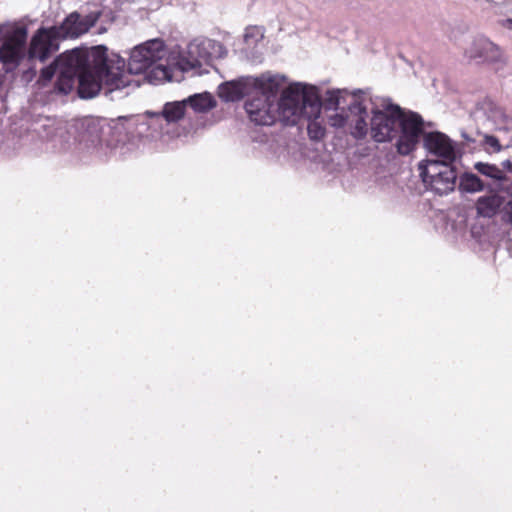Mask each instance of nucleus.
Wrapping results in <instances>:
<instances>
[{
	"label": "nucleus",
	"mask_w": 512,
	"mask_h": 512,
	"mask_svg": "<svg viewBox=\"0 0 512 512\" xmlns=\"http://www.w3.org/2000/svg\"><path fill=\"white\" fill-rule=\"evenodd\" d=\"M370 135L377 143H390L393 140L396 153L406 157L412 155L422 142L429 155L442 166L456 164L462 158V150L457 142L438 130H425V120L415 111L402 108L391 98H384L381 107L371 108Z\"/></svg>",
	"instance_id": "f257e3e1"
},
{
	"label": "nucleus",
	"mask_w": 512,
	"mask_h": 512,
	"mask_svg": "<svg viewBox=\"0 0 512 512\" xmlns=\"http://www.w3.org/2000/svg\"><path fill=\"white\" fill-rule=\"evenodd\" d=\"M66 54L52 87L47 90L50 95L64 97L75 90L78 98L90 100L102 91L108 96L130 84L124 74L125 59L109 52L105 45L75 47Z\"/></svg>",
	"instance_id": "f03ea898"
},
{
	"label": "nucleus",
	"mask_w": 512,
	"mask_h": 512,
	"mask_svg": "<svg viewBox=\"0 0 512 512\" xmlns=\"http://www.w3.org/2000/svg\"><path fill=\"white\" fill-rule=\"evenodd\" d=\"M286 81L285 75L267 71L259 76H241L225 81L218 86L217 94L226 103L248 97L244 108L250 121L255 125L271 126L275 124L273 112Z\"/></svg>",
	"instance_id": "7ed1b4c3"
},
{
	"label": "nucleus",
	"mask_w": 512,
	"mask_h": 512,
	"mask_svg": "<svg viewBox=\"0 0 512 512\" xmlns=\"http://www.w3.org/2000/svg\"><path fill=\"white\" fill-rule=\"evenodd\" d=\"M321 93L318 87L302 82H294L285 86L273 112L275 123L284 126H295L307 120V132L312 141H320L325 137L326 128L319 121L321 116Z\"/></svg>",
	"instance_id": "20e7f679"
},
{
	"label": "nucleus",
	"mask_w": 512,
	"mask_h": 512,
	"mask_svg": "<svg viewBox=\"0 0 512 512\" xmlns=\"http://www.w3.org/2000/svg\"><path fill=\"white\" fill-rule=\"evenodd\" d=\"M166 52V44L160 38L150 39L136 45L130 52L127 72L126 66L124 67V74L130 83H132L130 76L138 74H144V79L150 84L170 81L173 76L172 69L159 63L165 57Z\"/></svg>",
	"instance_id": "39448f33"
},
{
	"label": "nucleus",
	"mask_w": 512,
	"mask_h": 512,
	"mask_svg": "<svg viewBox=\"0 0 512 512\" xmlns=\"http://www.w3.org/2000/svg\"><path fill=\"white\" fill-rule=\"evenodd\" d=\"M226 47L219 41L197 37L190 41L185 52L179 53L178 66L188 72L202 67V63L212 65L214 56L223 59L227 56Z\"/></svg>",
	"instance_id": "423d86ee"
},
{
	"label": "nucleus",
	"mask_w": 512,
	"mask_h": 512,
	"mask_svg": "<svg viewBox=\"0 0 512 512\" xmlns=\"http://www.w3.org/2000/svg\"><path fill=\"white\" fill-rule=\"evenodd\" d=\"M418 171L425 189L437 195H447L456 188L458 168L455 164L442 166L426 158L418 163Z\"/></svg>",
	"instance_id": "0eeeda50"
},
{
	"label": "nucleus",
	"mask_w": 512,
	"mask_h": 512,
	"mask_svg": "<svg viewBox=\"0 0 512 512\" xmlns=\"http://www.w3.org/2000/svg\"><path fill=\"white\" fill-rule=\"evenodd\" d=\"M27 41V25L19 22L6 24L5 39L0 44V63L6 72L15 71L25 58L24 49Z\"/></svg>",
	"instance_id": "6e6552de"
},
{
	"label": "nucleus",
	"mask_w": 512,
	"mask_h": 512,
	"mask_svg": "<svg viewBox=\"0 0 512 512\" xmlns=\"http://www.w3.org/2000/svg\"><path fill=\"white\" fill-rule=\"evenodd\" d=\"M61 41L63 39L55 25H41L30 38L27 48L28 61L46 62L59 50Z\"/></svg>",
	"instance_id": "1a4fd4ad"
},
{
	"label": "nucleus",
	"mask_w": 512,
	"mask_h": 512,
	"mask_svg": "<svg viewBox=\"0 0 512 512\" xmlns=\"http://www.w3.org/2000/svg\"><path fill=\"white\" fill-rule=\"evenodd\" d=\"M464 56L477 64L505 65L506 59L499 45L484 35L476 36L465 49Z\"/></svg>",
	"instance_id": "9d476101"
},
{
	"label": "nucleus",
	"mask_w": 512,
	"mask_h": 512,
	"mask_svg": "<svg viewBox=\"0 0 512 512\" xmlns=\"http://www.w3.org/2000/svg\"><path fill=\"white\" fill-rule=\"evenodd\" d=\"M101 15V11H93L83 17L78 11H73L66 15L62 22L54 25L63 40L76 39L94 27Z\"/></svg>",
	"instance_id": "9b49d317"
},
{
	"label": "nucleus",
	"mask_w": 512,
	"mask_h": 512,
	"mask_svg": "<svg viewBox=\"0 0 512 512\" xmlns=\"http://www.w3.org/2000/svg\"><path fill=\"white\" fill-rule=\"evenodd\" d=\"M77 131L80 142L88 147H96L106 142L105 119L86 117L77 123Z\"/></svg>",
	"instance_id": "f8f14e48"
},
{
	"label": "nucleus",
	"mask_w": 512,
	"mask_h": 512,
	"mask_svg": "<svg viewBox=\"0 0 512 512\" xmlns=\"http://www.w3.org/2000/svg\"><path fill=\"white\" fill-rule=\"evenodd\" d=\"M487 193L478 197L475 202V209L478 217L492 219L499 215L501 206L505 200L503 191L498 188H490Z\"/></svg>",
	"instance_id": "ddd939ff"
},
{
	"label": "nucleus",
	"mask_w": 512,
	"mask_h": 512,
	"mask_svg": "<svg viewBox=\"0 0 512 512\" xmlns=\"http://www.w3.org/2000/svg\"><path fill=\"white\" fill-rule=\"evenodd\" d=\"M113 123V125L105 123L106 135H111V139H106V144L115 147L124 145L129 140V134L133 132L134 116H120Z\"/></svg>",
	"instance_id": "4468645a"
},
{
	"label": "nucleus",
	"mask_w": 512,
	"mask_h": 512,
	"mask_svg": "<svg viewBox=\"0 0 512 512\" xmlns=\"http://www.w3.org/2000/svg\"><path fill=\"white\" fill-rule=\"evenodd\" d=\"M66 51L57 55L48 65L41 68L38 77L33 84L37 91L49 90L52 87L54 79L61 67V64L67 58Z\"/></svg>",
	"instance_id": "2eb2a0df"
},
{
	"label": "nucleus",
	"mask_w": 512,
	"mask_h": 512,
	"mask_svg": "<svg viewBox=\"0 0 512 512\" xmlns=\"http://www.w3.org/2000/svg\"><path fill=\"white\" fill-rule=\"evenodd\" d=\"M458 190L461 193H477L492 188L491 183L485 182L477 173L466 171L458 175Z\"/></svg>",
	"instance_id": "dca6fc26"
},
{
	"label": "nucleus",
	"mask_w": 512,
	"mask_h": 512,
	"mask_svg": "<svg viewBox=\"0 0 512 512\" xmlns=\"http://www.w3.org/2000/svg\"><path fill=\"white\" fill-rule=\"evenodd\" d=\"M474 169L478 174L493 180L494 184H492V186L493 188H498V190H500L503 182L509 181L507 174L496 164L479 161L474 164Z\"/></svg>",
	"instance_id": "f3484780"
},
{
	"label": "nucleus",
	"mask_w": 512,
	"mask_h": 512,
	"mask_svg": "<svg viewBox=\"0 0 512 512\" xmlns=\"http://www.w3.org/2000/svg\"><path fill=\"white\" fill-rule=\"evenodd\" d=\"M185 108L191 107L197 113H206L216 107L217 102L209 92L195 93L183 99Z\"/></svg>",
	"instance_id": "a211bd4d"
},
{
	"label": "nucleus",
	"mask_w": 512,
	"mask_h": 512,
	"mask_svg": "<svg viewBox=\"0 0 512 512\" xmlns=\"http://www.w3.org/2000/svg\"><path fill=\"white\" fill-rule=\"evenodd\" d=\"M343 94L348 95L349 91L347 89L338 88L328 89L325 97L321 96V110L324 108L325 110L337 111L341 104H346V97Z\"/></svg>",
	"instance_id": "6ab92c4d"
},
{
	"label": "nucleus",
	"mask_w": 512,
	"mask_h": 512,
	"mask_svg": "<svg viewBox=\"0 0 512 512\" xmlns=\"http://www.w3.org/2000/svg\"><path fill=\"white\" fill-rule=\"evenodd\" d=\"M186 112L185 104L182 101L167 102L161 110V117L167 123H176L184 118Z\"/></svg>",
	"instance_id": "aec40b11"
},
{
	"label": "nucleus",
	"mask_w": 512,
	"mask_h": 512,
	"mask_svg": "<svg viewBox=\"0 0 512 512\" xmlns=\"http://www.w3.org/2000/svg\"><path fill=\"white\" fill-rule=\"evenodd\" d=\"M365 94L363 89H355L351 95L353 96V100L350 103H347L348 111L352 116L357 118V116H368L367 107L363 104L361 96Z\"/></svg>",
	"instance_id": "412c9836"
},
{
	"label": "nucleus",
	"mask_w": 512,
	"mask_h": 512,
	"mask_svg": "<svg viewBox=\"0 0 512 512\" xmlns=\"http://www.w3.org/2000/svg\"><path fill=\"white\" fill-rule=\"evenodd\" d=\"M368 116H357L350 125V134L358 141L364 140L368 134Z\"/></svg>",
	"instance_id": "4be33fe9"
},
{
	"label": "nucleus",
	"mask_w": 512,
	"mask_h": 512,
	"mask_svg": "<svg viewBox=\"0 0 512 512\" xmlns=\"http://www.w3.org/2000/svg\"><path fill=\"white\" fill-rule=\"evenodd\" d=\"M487 115L494 121H500L503 123L505 125L503 129L505 130H507V125L512 124V116L507 114L504 109L498 105H496L495 109H492Z\"/></svg>",
	"instance_id": "5701e85b"
},
{
	"label": "nucleus",
	"mask_w": 512,
	"mask_h": 512,
	"mask_svg": "<svg viewBox=\"0 0 512 512\" xmlns=\"http://www.w3.org/2000/svg\"><path fill=\"white\" fill-rule=\"evenodd\" d=\"M501 212L499 213L500 220L504 225L512 226V197L503 201L501 206Z\"/></svg>",
	"instance_id": "b1692460"
},
{
	"label": "nucleus",
	"mask_w": 512,
	"mask_h": 512,
	"mask_svg": "<svg viewBox=\"0 0 512 512\" xmlns=\"http://www.w3.org/2000/svg\"><path fill=\"white\" fill-rule=\"evenodd\" d=\"M348 118L349 117L347 113L343 109L341 113H335L331 115L329 117V123L332 127H335L337 129L344 128L348 122Z\"/></svg>",
	"instance_id": "393cba45"
},
{
	"label": "nucleus",
	"mask_w": 512,
	"mask_h": 512,
	"mask_svg": "<svg viewBox=\"0 0 512 512\" xmlns=\"http://www.w3.org/2000/svg\"><path fill=\"white\" fill-rule=\"evenodd\" d=\"M263 38V31L258 26H249L245 29L244 41L248 44L251 39L259 42Z\"/></svg>",
	"instance_id": "a878e982"
},
{
	"label": "nucleus",
	"mask_w": 512,
	"mask_h": 512,
	"mask_svg": "<svg viewBox=\"0 0 512 512\" xmlns=\"http://www.w3.org/2000/svg\"><path fill=\"white\" fill-rule=\"evenodd\" d=\"M37 77V70L35 66H30L25 69L20 76V81L24 85H29Z\"/></svg>",
	"instance_id": "bb28decb"
},
{
	"label": "nucleus",
	"mask_w": 512,
	"mask_h": 512,
	"mask_svg": "<svg viewBox=\"0 0 512 512\" xmlns=\"http://www.w3.org/2000/svg\"><path fill=\"white\" fill-rule=\"evenodd\" d=\"M483 144L492 148L493 152H500L503 148L499 139L494 135L486 134L483 139Z\"/></svg>",
	"instance_id": "cd10ccee"
},
{
	"label": "nucleus",
	"mask_w": 512,
	"mask_h": 512,
	"mask_svg": "<svg viewBox=\"0 0 512 512\" xmlns=\"http://www.w3.org/2000/svg\"><path fill=\"white\" fill-rule=\"evenodd\" d=\"M496 105L497 104L490 97H485L482 101L477 103V108L488 114L492 109H495Z\"/></svg>",
	"instance_id": "c85d7f7f"
},
{
	"label": "nucleus",
	"mask_w": 512,
	"mask_h": 512,
	"mask_svg": "<svg viewBox=\"0 0 512 512\" xmlns=\"http://www.w3.org/2000/svg\"><path fill=\"white\" fill-rule=\"evenodd\" d=\"M3 70H5L3 67H2ZM8 72L6 71H0V100H4V98L6 97L7 95V89L5 87V78H6V74Z\"/></svg>",
	"instance_id": "c756f323"
},
{
	"label": "nucleus",
	"mask_w": 512,
	"mask_h": 512,
	"mask_svg": "<svg viewBox=\"0 0 512 512\" xmlns=\"http://www.w3.org/2000/svg\"><path fill=\"white\" fill-rule=\"evenodd\" d=\"M102 12L101 17H104L103 23H113L116 19L115 13L109 9L107 12L100 10Z\"/></svg>",
	"instance_id": "7c9ffc66"
},
{
	"label": "nucleus",
	"mask_w": 512,
	"mask_h": 512,
	"mask_svg": "<svg viewBox=\"0 0 512 512\" xmlns=\"http://www.w3.org/2000/svg\"><path fill=\"white\" fill-rule=\"evenodd\" d=\"M497 24L505 29L512 31V18H502L497 21Z\"/></svg>",
	"instance_id": "2f4dec72"
},
{
	"label": "nucleus",
	"mask_w": 512,
	"mask_h": 512,
	"mask_svg": "<svg viewBox=\"0 0 512 512\" xmlns=\"http://www.w3.org/2000/svg\"><path fill=\"white\" fill-rule=\"evenodd\" d=\"M500 190H502L503 193L508 195L509 197H512V182L510 184H507V182H503L502 186L500 187Z\"/></svg>",
	"instance_id": "473e14b6"
},
{
	"label": "nucleus",
	"mask_w": 512,
	"mask_h": 512,
	"mask_svg": "<svg viewBox=\"0 0 512 512\" xmlns=\"http://www.w3.org/2000/svg\"><path fill=\"white\" fill-rule=\"evenodd\" d=\"M504 172L512 173V161L510 159H506L501 163Z\"/></svg>",
	"instance_id": "72a5a7b5"
},
{
	"label": "nucleus",
	"mask_w": 512,
	"mask_h": 512,
	"mask_svg": "<svg viewBox=\"0 0 512 512\" xmlns=\"http://www.w3.org/2000/svg\"><path fill=\"white\" fill-rule=\"evenodd\" d=\"M249 60H251L253 63L261 62L262 61V54L257 51H252V56H247Z\"/></svg>",
	"instance_id": "f704fd0d"
},
{
	"label": "nucleus",
	"mask_w": 512,
	"mask_h": 512,
	"mask_svg": "<svg viewBox=\"0 0 512 512\" xmlns=\"http://www.w3.org/2000/svg\"><path fill=\"white\" fill-rule=\"evenodd\" d=\"M5 33H6V24H0V43L5 39Z\"/></svg>",
	"instance_id": "c9c22d12"
},
{
	"label": "nucleus",
	"mask_w": 512,
	"mask_h": 512,
	"mask_svg": "<svg viewBox=\"0 0 512 512\" xmlns=\"http://www.w3.org/2000/svg\"><path fill=\"white\" fill-rule=\"evenodd\" d=\"M145 114H146L148 117H153V118L161 117V111H159V112L146 111V112H145Z\"/></svg>",
	"instance_id": "e433bc0d"
},
{
	"label": "nucleus",
	"mask_w": 512,
	"mask_h": 512,
	"mask_svg": "<svg viewBox=\"0 0 512 512\" xmlns=\"http://www.w3.org/2000/svg\"><path fill=\"white\" fill-rule=\"evenodd\" d=\"M461 136L468 142H474V139H472L465 131L461 132Z\"/></svg>",
	"instance_id": "4c0bfd02"
},
{
	"label": "nucleus",
	"mask_w": 512,
	"mask_h": 512,
	"mask_svg": "<svg viewBox=\"0 0 512 512\" xmlns=\"http://www.w3.org/2000/svg\"><path fill=\"white\" fill-rule=\"evenodd\" d=\"M107 32V27H105L104 25H101L98 29V33L99 34H102V33H105Z\"/></svg>",
	"instance_id": "58836bf2"
},
{
	"label": "nucleus",
	"mask_w": 512,
	"mask_h": 512,
	"mask_svg": "<svg viewBox=\"0 0 512 512\" xmlns=\"http://www.w3.org/2000/svg\"><path fill=\"white\" fill-rule=\"evenodd\" d=\"M432 126H433V123H432V122H426V121H425V129H426L427 127H432Z\"/></svg>",
	"instance_id": "ea45409f"
}]
</instances>
